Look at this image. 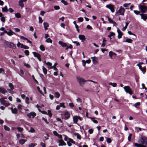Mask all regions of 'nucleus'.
I'll return each instance as SVG.
<instances>
[{
	"label": "nucleus",
	"instance_id": "nucleus-42",
	"mask_svg": "<svg viewBox=\"0 0 147 147\" xmlns=\"http://www.w3.org/2000/svg\"><path fill=\"white\" fill-rule=\"evenodd\" d=\"M40 49L42 51H44L45 50V47L44 46L42 45H41L40 46Z\"/></svg>",
	"mask_w": 147,
	"mask_h": 147
},
{
	"label": "nucleus",
	"instance_id": "nucleus-17",
	"mask_svg": "<svg viewBox=\"0 0 147 147\" xmlns=\"http://www.w3.org/2000/svg\"><path fill=\"white\" fill-rule=\"evenodd\" d=\"M78 116H75L73 117L74 122L76 124H77V122L78 120Z\"/></svg>",
	"mask_w": 147,
	"mask_h": 147
},
{
	"label": "nucleus",
	"instance_id": "nucleus-12",
	"mask_svg": "<svg viewBox=\"0 0 147 147\" xmlns=\"http://www.w3.org/2000/svg\"><path fill=\"white\" fill-rule=\"evenodd\" d=\"M117 32L118 33V38L120 39L121 38L123 33L119 28L117 29Z\"/></svg>",
	"mask_w": 147,
	"mask_h": 147
},
{
	"label": "nucleus",
	"instance_id": "nucleus-56",
	"mask_svg": "<svg viewBox=\"0 0 147 147\" xmlns=\"http://www.w3.org/2000/svg\"><path fill=\"white\" fill-rule=\"evenodd\" d=\"M54 8L56 10H59L60 9L59 7L58 6H54Z\"/></svg>",
	"mask_w": 147,
	"mask_h": 147
},
{
	"label": "nucleus",
	"instance_id": "nucleus-40",
	"mask_svg": "<svg viewBox=\"0 0 147 147\" xmlns=\"http://www.w3.org/2000/svg\"><path fill=\"white\" fill-rule=\"evenodd\" d=\"M68 142H70L74 144H75V142L71 138H69L68 139Z\"/></svg>",
	"mask_w": 147,
	"mask_h": 147
},
{
	"label": "nucleus",
	"instance_id": "nucleus-11",
	"mask_svg": "<svg viewBox=\"0 0 147 147\" xmlns=\"http://www.w3.org/2000/svg\"><path fill=\"white\" fill-rule=\"evenodd\" d=\"M7 92L5 88L2 87H0V92L5 94Z\"/></svg>",
	"mask_w": 147,
	"mask_h": 147
},
{
	"label": "nucleus",
	"instance_id": "nucleus-34",
	"mask_svg": "<svg viewBox=\"0 0 147 147\" xmlns=\"http://www.w3.org/2000/svg\"><path fill=\"white\" fill-rule=\"evenodd\" d=\"M8 86H9L10 88V89H11V90L14 89V88L13 85L11 83H9V84Z\"/></svg>",
	"mask_w": 147,
	"mask_h": 147
},
{
	"label": "nucleus",
	"instance_id": "nucleus-18",
	"mask_svg": "<svg viewBox=\"0 0 147 147\" xmlns=\"http://www.w3.org/2000/svg\"><path fill=\"white\" fill-rule=\"evenodd\" d=\"M109 22L111 24H113L114 26L116 25V23L111 20L109 17H107Z\"/></svg>",
	"mask_w": 147,
	"mask_h": 147
},
{
	"label": "nucleus",
	"instance_id": "nucleus-62",
	"mask_svg": "<svg viewBox=\"0 0 147 147\" xmlns=\"http://www.w3.org/2000/svg\"><path fill=\"white\" fill-rule=\"evenodd\" d=\"M134 12L136 15H138L139 14H140V11H136V10H134Z\"/></svg>",
	"mask_w": 147,
	"mask_h": 147
},
{
	"label": "nucleus",
	"instance_id": "nucleus-14",
	"mask_svg": "<svg viewBox=\"0 0 147 147\" xmlns=\"http://www.w3.org/2000/svg\"><path fill=\"white\" fill-rule=\"evenodd\" d=\"M140 15L141 16V18L142 19L146 21L147 19V14H140Z\"/></svg>",
	"mask_w": 147,
	"mask_h": 147
},
{
	"label": "nucleus",
	"instance_id": "nucleus-43",
	"mask_svg": "<svg viewBox=\"0 0 147 147\" xmlns=\"http://www.w3.org/2000/svg\"><path fill=\"white\" fill-rule=\"evenodd\" d=\"M37 145L36 144L31 143L29 144V147H34Z\"/></svg>",
	"mask_w": 147,
	"mask_h": 147
},
{
	"label": "nucleus",
	"instance_id": "nucleus-39",
	"mask_svg": "<svg viewBox=\"0 0 147 147\" xmlns=\"http://www.w3.org/2000/svg\"><path fill=\"white\" fill-rule=\"evenodd\" d=\"M90 118L92 120V121L95 123H98V121L94 119V118L90 117Z\"/></svg>",
	"mask_w": 147,
	"mask_h": 147
},
{
	"label": "nucleus",
	"instance_id": "nucleus-54",
	"mask_svg": "<svg viewBox=\"0 0 147 147\" xmlns=\"http://www.w3.org/2000/svg\"><path fill=\"white\" fill-rule=\"evenodd\" d=\"M140 102H137L136 103L134 104V106L136 107L137 106H139L140 105Z\"/></svg>",
	"mask_w": 147,
	"mask_h": 147
},
{
	"label": "nucleus",
	"instance_id": "nucleus-64",
	"mask_svg": "<svg viewBox=\"0 0 147 147\" xmlns=\"http://www.w3.org/2000/svg\"><path fill=\"white\" fill-rule=\"evenodd\" d=\"M42 119L46 123H47L48 124L49 123V122L47 121V120L45 118H44V117H43L42 118Z\"/></svg>",
	"mask_w": 147,
	"mask_h": 147
},
{
	"label": "nucleus",
	"instance_id": "nucleus-58",
	"mask_svg": "<svg viewBox=\"0 0 147 147\" xmlns=\"http://www.w3.org/2000/svg\"><path fill=\"white\" fill-rule=\"evenodd\" d=\"M53 134L55 136L57 137L58 136V135L59 134L58 133L55 131H53Z\"/></svg>",
	"mask_w": 147,
	"mask_h": 147
},
{
	"label": "nucleus",
	"instance_id": "nucleus-37",
	"mask_svg": "<svg viewBox=\"0 0 147 147\" xmlns=\"http://www.w3.org/2000/svg\"><path fill=\"white\" fill-rule=\"evenodd\" d=\"M17 129L19 132H21L23 131V129L20 127H18L17 128Z\"/></svg>",
	"mask_w": 147,
	"mask_h": 147
},
{
	"label": "nucleus",
	"instance_id": "nucleus-55",
	"mask_svg": "<svg viewBox=\"0 0 147 147\" xmlns=\"http://www.w3.org/2000/svg\"><path fill=\"white\" fill-rule=\"evenodd\" d=\"M69 106L71 107V108H73L74 107V105L73 103L72 102H70L69 103Z\"/></svg>",
	"mask_w": 147,
	"mask_h": 147
},
{
	"label": "nucleus",
	"instance_id": "nucleus-13",
	"mask_svg": "<svg viewBox=\"0 0 147 147\" xmlns=\"http://www.w3.org/2000/svg\"><path fill=\"white\" fill-rule=\"evenodd\" d=\"M59 146H65L66 144L64 142L63 139H60L59 141Z\"/></svg>",
	"mask_w": 147,
	"mask_h": 147
},
{
	"label": "nucleus",
	"instance_id": "nucleus-20",
	"mask_svg": "<svg viewBox=\"0 0 147 147\" xmlns=\"http://www.w3.org/2000/svg\"><path fill=\"white\" fill-rule=\"evenodd\" d=\"M44 27L45 29L46 30L47 29V28L49 26V24L47 22H44L43 23Z\"/></svg>",
	"mask_w": 147,
	"mask_h": 147
},
{
	"label": "nucleus",
	"instance_id": "nucleus-33",
	"mask_svg": "<svg viewBox=\"0 0 147 147\" xmlns=\"http://www.w3.org/2000/svg\"><path fill=\"white\" fill-rule=\"evenodd\" d=\"M19 5L21 7H24V4L23 3V2L21 1L20 0L19 2Z\"/></svg>",
	"mask_w": 147,
	"mask_h": 147
},
{
	"label": "nucleus",
	"instance_id": "nucleus-59",
	"mask_svg": "<svg viewBox=\"0 0 147 147\" xmlns=\"http://www.w3.org/2000/svg\"><path fill=\"white\" fill-rule=\"evenodd\" d=\"M86 28L88 29L92 30V27L90 25H88L86 26Z\"/></svg>",
	"mask_w": 147,
	"mask_h": 147
},
{
	"label": "nucleus",
	"instance_id": "nucleus-16",
	"mask_svg": "<svg viewBox=\"0 0 147 147\" xmlns=\"http://www.w3.org/2000/svg\"><path fill=\"white\" fill-rule=\"evenodd\" d=\"M32 53L34 56L35 57H36L37 59L41 57V55L40 54L35 52H33Z\"/></svg>",
	"mask_w": 147,
	"mask_h": 147
},
{
	"label": "nucleus",
	"instance_id": "nucleus-1",
	"mask_svg": "<svg viewBox=\"0 0 147 147\" xmlns=\"http://www.w3.org/2000/svg\"><path fill=\"white\" fill-rule=\"evenodd\" d=\"M138 142L140 144L137 143H134V145L137 147H146L147 146V137L144 136H141L138 140Z\"/></svg>",
	"mask_w": 147,
	"mask_h": 147
},
{
	"label": "nucleus",
	"instance_id": "nucleus-5",
	"mask_svg": "<svg viewBox=\"0 0 147 147\" xmlns=\"http://www.w3.org/2000/svg\"><path fill=\"white\" fill-rule=\"evenodd\" d=\"M123 88L126 92L129 93L130 95H131L133 94V92L129 86H125L123 87Z\"/></svg>",
	"mask_w": 147,
	"mask_h": 147
},
{
	"label": "nucleus",
	"instance_id": "nucleus-4",
	"mask_svg": "<svg viewBox=\"0 0 147 147\" xmlns=\"http://www.w3.org/2000/svg\"><path fill=\"white\" fill-rule=\"evenodd\" d=\"M138 7L141 12L143 13H145L147 10V7L145 5H139Z\"/></svg>",
	"mask_w": 147,
	"mask_h": 147
},
{
	"label": "nucleus",
	"instance_id": "nucleus-24",
	"mask_svg": "<svg viewBox=\"0 0 147 147\" xmlns=\"http://www.w3.org/2000/svg\"><path fill=\"white\" fill-rule=\"evenodd\" d=\"M74 135L77 136V138L78 139H79V140L81 139V136L79 134L75 132L74 133Z\"/></svg>",
	"mask_w": 147,
	"mask_h": 147
},
{
	"label": "nucleus",
	"instance_id": "nucleus-63",
	"mask_svg": "<svg viewBox=\"0 0 147 147\" xmlns=\"http://www.w3.org/2000/svg\"><path fill=\"white\" fill-rule=\"evenodd\" d=\"M25 54L26 55H29V52L28 50H26L24 52Z\"/></svg>",
	"mask_w": 147,
	"mask_h": 147
},
{
	"label": "nucleus",
	"instance_id": "nucleus-15",
	"mask_svg": "<svg viewBox=\"0 0 147 147\" xmlns=\"http://www.w3.org/2000/svg\"><path fill=\"white\" fill-rule=\"evenodd\" d=\"M8 45L10 46V47L13 49H16V45L13 43L11 42H8Z\"/></svg>",
	"mask_w": 147,
	"mask_h": 147
},
{
	"label": "nucleus",
	"instance_id": "nucleus-28",
	"mask_svg": "<svg viewBox=\"0 0 147 147\" xmlns=\"http://www.w3.org/2000/svg\"><path fill=\"white\" fill-rule=\"evenodd\" d=\"M109 56L112 58V57L113 55H116V54L115 53L112 52L111 51L109 53Z\"/></svg>",
	"mask_w": 147,
	"mask_h": 147
},
{
	"label": "nucleus",
	"instance_id": "nucleus-6",
	"mask_svg": "<svg viewBox=\"0 0 147 147\" xmlns=\"http://www.w3.org/2000/svg\"><path fill=\"white\" fill-rule=\"evenodd\" d=\"M36 115V114L34 112H30L26 114V116L29 118H34Z\"/></svg>",
	"mask_w": 147,
	"mask_h": 147
},
{
	"label": "nucleus",
	"instance_id": "nucleus-53",
	"mask_svg": "<svg viewBox=\"0 0 147 147\" xmlns=\"http://www.w3.org/2000/svg\"><path fill=\"white\" fill-rule=\"evenodd\" d=\"M107 141L108 143H110L111 142V140L109 138H107Z\"/></svg>",
	"mask_w": 147,
	"mask_h": 147
},
{
	"label": "nucleus",
	"instance_id": "nucleus-45",
	"mask_svg": "<svg viewBox=\"0 0 147 147\" xmlns=\"http://www.w3.org/2000/svg\"><path fill=\"white\" fill-rule=\"evenodd\" d=\"M132 41V40L130 38H127L126 40V42H128V43H131Z\"/></svg>",
	"mask_w": 147,
	"mask_h": 147
},
{
	"label": "nucleus",
	"instance_id": "nucleus-26",
	"mask_svg": "<svg viewBox=\"0 0 147 147\" xmlns=\"http://www.w3.org/2000/svg\"><path fill=\"white\" fill-rule=\"evenodd\" d=\"M2 11L3 12H7L8 11L7 7L6 5L4 7H2Z\"/></svg>",
	"mask_w": 147,
	"mask_h": 147
},
{
	"label": "nucleus",
	"instance_id": "nucleus-48",
	"mask_svg": "<svg viewBox=\"0 0 147 147\" xmlns=\"http://www.w3.org/2000/svg\"><path fill=\"white\" fill-rule=\"evenodd\" d=\"M4 128L6 130L9 131L10 130V128L6 125H4Z\"/></svg>",
	"mask_w": 147,
	"mask_h": 147
},
{
	"label": "nucleus",
	"instance_id": "nucleus-44",
	"mask_svg": "<svg viewBox=\"0 0 147 147\" xmlns=\"http://www.w3.org/2000/svg\"><path fill=\"white\" fill-rule=\"evenodd\" d=\"M132 136V134H129V136L128 137V139L129 141H131V137Z\"/></svg>",
	"mask_w": 147,
	"mask_h": 147
},
{
	"label": "nucleus",
	"instance_id": "nucleus-60",
	"mask_svg": "<svg viewBox=\"0 0 147 147\" xmlns=\"http://www.w3.org/2000/svg\"><path fill=\"white\" fill-rule=\"evenodd\" d=\"M12 90H11V89H7V90L8 91V92L11 94H13L14 93V92Z\"/></svg>",
	"mask_w": 147,
	"mask_h": 147
},
{
	"label": "nucleus",
	"instance_id": "nucleus-49",
	"mask_svg": "<svg viewBox=\"0 0 147 147\" xmlns=\"http://www.w3.org/2000/svg\"><path fill=\"white\" fill-rule=\"evenodd\" d=\"M60 107H63V108H65V105L64 103L62 102L60 103Z\"/></svg>",
	"mask_w": 147,
	"mask_h": 147
},
{
	"label": "nucleus",
	"instance_id": "nucleus-7",
	"mask_svg": "<svg viewBox=\"0 0 147 147\" xmlns=\"http://www.w3.org/2000/svg\"><path fill=\"white\" fill-rule=\"evenodd\" d=\"M125 11V9L121 6L120 7L118 12L119 13L120 15L123 16Z\"/></svg>",
	"mask_w": 147,
	"mask_h": 147
},
{
	"label": "nucleus",
	"instance_id": "nucleus-23",
	"mask_svg": "<svg viewBox=\"0 0 147 147\" xmlns=\"http://www.w3.org/2000/svg\"><path fill=\"white\" fill-rule=\"evenodd\" d=\"M12 113L13 114H17L18 112L16 108H12L11 109Z\"/></svg>",
	"mask_w": 147,
	"mask_h": 147
},
{
	"label": "nucleus",
	"instance_id": "nucleus-35",
	"mask_svg": "<svg viewBox=\"0 0 147 147\" xmlns=\"http://www.w3.org/2000/svg\"><path fill=\"white\" fill-rule=\"evenodd\" d=\"M142 71L143 74H144L146 71V68L145 67H143L141 70Z\"/></svg>",
	"mask_w": 147,
	"mask_h": 147
},
{
	"label": "nucleus",
	"instance_id": "nucleus-46",
	"mask_svg": "<svg viewBox=\"0 0 147 147\" xmlns=\"http://www.w3.org/2000/svg\"><path fill=\"white\" fill-rule=\"evenodd\" d=\"M37 90H38V91L41 94H42V95L43 96L44 95V94H43L42 91L40 90V88L39 87V86H37Z\"/></svg>",
	"mask_w": 147,
	"mask_h": 147
},
{
	"label": "nucleus",
	"instance_id": "nucleus-8",
	"mask_svg": "<svg viewBox=\"0 0 147 147\" xmlns=\"http://www.w3.org/2000/svg\"><path fill=\"white\" fill-rule=\"evenodd\" d=\"M0 102L1 103L6 107H7L10 105L9 103H7L5 100L3 98H0Z\"/></svg>",
	"mask_w": 147,
	"mask_h": 147
},
{
	"label": "nucleus",
	"instance_id": "nucleus-41",
	"mask_svg": "<svg viewBox=\"0 0 147 147\" xmlns=\"http://www.w3.org/2000/svg\"><path fill=\"white\" fill-rule=\"evenodd\" d=\"M15 16L16 17L18 18H20L21 17V15L19 13H16Z\"/></svg>",
	"mask_w": 147,
	"mask_h": 147
},
{
	"label": "nucleus",
	"instance_id": "nucleus-29",
	"mask_svg": "<svg viewBox=\"0 0 147 147\" xmlns=\"http://www.w3.org/2000/svg\"><path fill=\"white\" fill-rule=\"evenodd\" d=\"M13 34H16L14 32H13L12 31L10 30L9 32H8L7 34L9 36L12 35Z\"/></svg>",
	"mask_w": 147,
	"mask_h": 147
},
{
	"label": "nucleus",
	"instance_id": "nucleus-30",
	"mask_svg": "<svg viewBox=\"0 0 147 147\" xmlns=\"http://www.w3.org/2000/svg\"><path fill=\"white\" fill-rule=\"evenodd\" d=\"M129 23L128 22H127L126 23L125 26L122 29V31H124L126 29Z\"/></svg>",
	"mask_w": 147,
	"mask_h": 147
},
{
	"label": "nucleus",
	"instance_id": "nucleus-19",
	"mask_svg": "<svg viewBox=\"0 0 147 147\" xmlns=\"http://www.w3.org/2000/svg\"><path fill=\"white\" fill-rule=\"evenodd\" d=\"M78 37L80 40H84L86 39L85 36L83 35H79Z\"/></svg>",
	"mask_w": 147,
	"mask_h": 147
},
{
	"label": "nucleus",
	"instance_id": "nucleus-2",
	"mask_svg": "<svg viewBox=\"0 0 147 147\" xmlns=\"http://www.w3.org/2000/svg\"><path fill=\"white\" fill-rule=\"evenodd\" d=\"M77 81L79 83L80 86H83L84 84L86 81L81 77H76Z\"/></svg>",
	"mask_w": 147,
	"mask_h": 147
},
{
	"label": "nucleus",
	"instance_id": "nucleus-52",
	"mask_svg": "<svg viewBox=\"0 0 147 147\" xmlns=\"http://www.w3.org/2000/svg\"><path fill=\"white\" fill-rule=\"evenodd\" d=\"M93 129H90L88 131V132L90 134H92L93 133Z\"/></svg>",
	"mask_w": 147,
	"mask_h": 147
},
{
	"label": "nucleus",
	"instance_id": "nucleus-57",
	"mask_svg": "<svg viewBox=\"0 0 147 147\" xmlns=\"http://www.w3.org/2000/svg\"><path fill=\"white\" fill-rule=\"evenodd\" d=\"M61 2L63 3L65 5H67V3L64 0H61Z\"/></svg>",
	"mask_w": 147,
	"mask_h": 147
},
{
	"label": "nucleus",
	"instance_id": "nucleus-9",
	"mask_svg": "<svg viewBox=\"0 0 147 147\" xmlns=\"http://www.w3.org/2000/svg\"><path fill=\"white\" fill-rule=\"evenodd\" d=\"M107 8L109 9L112 12H114L115 11L113 6L111 4L107 5L106 7Z\"/></svg>",
	"mask_w": 147,
	"mask_h": 147
},
{
	"label": "nucleus",
	"instance_id": "nucleus-27",
	"mask_svg": "<svg viewBox=\"0 0 147 147\" xmlns=\"http://www.w3.org/2000/svg\"><path fill=\"white\" fill-rule=\"evenodd\" d=\"M42 70L44 74L45 75H46L47 73V69L45 67H43L42 68Z\"/></svg>",
	"mask_w": 147,
	"mask_h": 147
},
{
	"label": "nucleus",
	"instance_id": "nucleus-51",
	"mask_svg": "<svg viewBox=\"0 0 147 147\" xmlns=\"http://www.w3.org/2000/svg\"><path fill=\"white\" fill-rule=\"evenodd\" d=\"M29 98L28 97H26V102L27 103V104H29Z\"/></svg>",
	"mask_w": 147,
	"mask_h": 147
},
{
	"label": "nucleus",
	"instance_id": "nucleus-10",
	"mask_svg": "<svg viewBox=\"0 0 147 147\" xmlns=\"http://www.w3.org/2000/svg\"><path fill=\"white\" fill-rule=\"evenodd\" d=\"M58 43L63 47L67 46V43H65L61 41H59L58 42Z\"/></svg>",
	"mask_w": 147,
	"mask_h": 147
},
{
	"label": "nucleus",
	"instance_id": "nucleus-36",
	"mask_svg": "<svg viewBox=\"0 0 147 147\" xmlns=\"http://www.w3.org/2000/svg\"><path fill=\"white\" fill-rule=\"evenodd\" d=\"M47 115H48L49 117L51 118L52 116V114L51 113V111L50 110H48L47 111Z\"/></svg>",
	"mask_w": 147,
	"mask_h": 147
},
{
	"label": "nucleus",
	"instance_id": "nucleus-50",
	"mask_svg": "<svg viewBox=\"0 0 147 147\" xmlns=\"http://www.w3.org/2000/svg\"><path fill=\"white\" fill-rule=\"evenodd\" d=\"M39 19V23H42L43 22V20L42 19L41 17H38Z\"/></svg>",
	"mask_w": 147,
	"mask_h": 147
},
{
	"label": "nucleus",
	"instance_id": "nucleus-38",
	"mask_svg": "<svg viewBox=\"0 0 147 147\" xmlns=\"http://www.w3.org/2000/svg\"><path fill=\"white\" fill-rule=\"evenodd\" d=\"M35 130L33 127H30V129L29 132L31 133H34L35 132Z\"/></svg>",
	"mask_w": 147,
	"mask_h": 147
},
{
	"label": "nucleus",
	"instance_id": "nucleus-31",
	"mask_svg": "<svg viewBox=\"0 0 147 147\" xmlns=\"http://www.w3.org/2000/svg\"><path fill=\"white\" fill-rule=\"evenodd\" d=\"M45 41L47 43H52V40L50 38H48L46 39Z\"/></svg>",
	"mask_w": 147,
	"mask_h": 147
},
{
	"label": "nucleus",
	"instance_id": "nucleus-22",
	"mask_svg": "<svg viewBox=\"0 0 147 147\" xmlns=\"http://www.w3.org/2000/svg\"><path fill=\"white\" fill-rule=\"evenodd\" d=\"M92 59V61L93 63H96L97 61L98 58L96 57H91V58Z\"/></svg>",
	"mask_w": 147,
	"mask_h": 147
},
{
	"label": "nucleus",
	"instance_id": "nucleus-61",
	"mask_svg": "<svg viewBox=\"0 0 147 147\" xmlns=\"http://www.w3.org/2000/svg\"><path fill=\"white\" fill-rule=\"evenodd\" d=\"M83 19L82 18H78V20L80 22H82L83 21Z\"/></svg>",
	"mask_w": 147,
	"mask_h": 147
},
{
	"label": "nucleus",
	"instance_id": "nucleus-32",
	"mask_svg": "<svg viewBox=\"0 0 147 147\" xmlns=\"http://www.w3.org/2000/svg\"><path fill=\"white\" fill-rule=\"evenodd\" d=\"M108 84L109 85L112 86L113 87H115L117 86L116 83H115L109 82Z\"/></svg>",
	"mask_w": 147,
	"mask_h": 147
},
{
	"label": "nucleus",
	"instance_id": "nucleus-21",
	"mask_svg": "<svg viewBox=\"0 0 147 147\" xmlns=\"http://www.w3.org/2000/svg\"><path fill=\"white\" fill-rule=\"evenodd\" d=\"M26 141V140L24 139H20L19 140V143L23 145Z\"/></svg>",
	"mask_w": 147,
	"mask_h": 147
},
{
	"label": "nucleus",
	"instance_id": "nucleus-47",
	"mask_svg": "<svg viewBox=\"0 0 147 147\" xmlns=\"http://www.w3.org/2000/svg\"><path fill=\"white\" fill-rule=\"evenodd\" d=\"M130 4V3H124L123 4V6L125 8H126L128 7L129 5ZM126 9H127V8H126Z\"/></svg>",
	"mask_w": 147,
	"mask_h": 147
},
{
	"label": "nucleus",
	"instance_id": "nucleus-3",
	"mask_svg": "<svg viewBox=\"0 0 147 147\" xmlns=\"http://www.w3.org/2000/svg\"><path fill=\"white\" fill-rule=\"evenodd\" d=\"M63 118L66 120L69 118L70 115L69 112L67 111H64L63 114H62Z\"/></svg>",
	"mask_w": 147,
	"mask_h": 147
},
{
	"label": "nucleus",
	"instance_id": "nucleus-25",
	"mask_svg": "<svg viewBox=\"0 0 147 147\" xmlns=\"http://www.w3.org/2000/svg\"><path fill=\"white\" fill-rule=\"evenodd\" d=\"M60 94L57 92H55V97L57 98H59L60 97Z\"/></svg>",
	"mask_w": 147,
	"mask_h": 147
}]
</instances>
